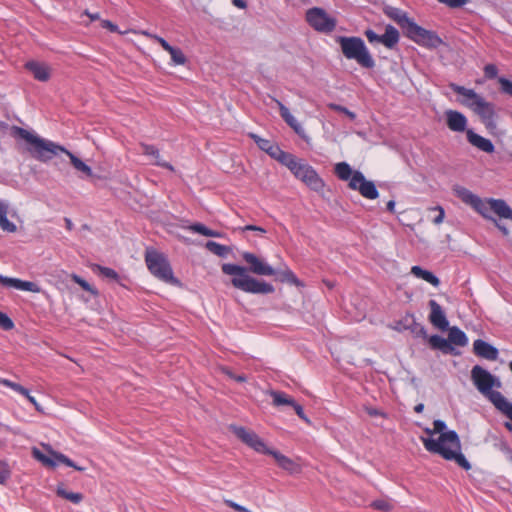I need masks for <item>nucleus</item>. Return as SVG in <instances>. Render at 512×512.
<instances>
[{"instance_id":"8fccbe9b","label":"nucleus","mask_w":512,"mask_h":512,"mask_svg":"<svg viewBox=\"0 0 512 512\" xmlns=\"http://www.w3.org/2000/svg\"><path fill=\"white\" fill-rule=\"evenodd\" d=\"M0 328L5 331H10L14 328L13 320L2 311H0Z\"/></svg>"},{"instance_id":"9b49d317","label":"nucleus","mask_w":512,"mask_h":512,"mask_svg":"<svg viewBox=\"0 0 512 512\" xmlns=\"http://www.w3.org/2000/svg\"><path fill=\"white\" fill-rule=\"evenodd\" d=\"M364 35L370 44L374 45L376 43H380L389 50H394L400 40V33L392 24H387L385 26V32L382 35L377 34L370 28L364 31Z\"/></svg>"},{"instance_id":"ddd939ff","label":"nucleus","mask_w":512,"mask_h":512,"mask_svg":"<svg viewBox=\"0 0 512 512\" xmlns=\"http://www.w3.org/2000/svg\"><path fill=\"white\" fill-rule=\"evenodd\" d=\"M351 190L358 191L364 198L375 200L379 197V191L375 183L367 180L361 171H356V174L351 182L348 183Z\"/></svg>"},{"instance_id":"4c0bfd02","label":"nucleus","mask_w":512,"mask_h":512,"mask_svg":"<svg viewBox=\"0 0 512 512\" xmlns=\"http://www.w3.org/2000/svg\"><path fill=\"white\" fill-rule=\"evenodd\" d=\"M56 494L74 504H79L84 498L82 493L67 491L63 486L57 487Z\"/></svg>"},{"instance_id":"f8f14e48","label":"nucleus","mask_w":512,"mask_h":512,"mask_svg":"<svg viewBox=\"0 0 512 512\" xmlns=\"http://www.w3.org/2000/svg\"><path fill=\"white\" fill-rule=\"evenodd\" d=\"M233 433L248 447L260 454L268 455L271 448H269L263 439H261L254 431L248 430L243 426L233 425Z\"/></svg>"},{"instance_id":"7c9ffc66","label":"nucleus","mask_w":512,"mask_h":512,"mask_svg":"<svg viewBox=\"0 0 512 512\" xmlns=\"http://www.w3.org/2000/svg\"><path fill=\"white\" fill-rule=\"evenodd\" d=\"M411 273L415 277L428 282L434 287H438L440 285V279L433 272L426 270L419 265L412 266Z\"/></svg>"},{"instance_id":"de8ad7c7","label":"nucleus","mask_w":512,"mask_h":512,"mask_svg":"<svg viewBox=\"0 0 512 512\" xmlns=\"http://www.w3.org/2000/svg\"><path fill=\"white\" fill-rule=\"evenodd\" d=\"M73 281L78 284L84 291L90 292L92 294H97V290L93 288L85 279L80 277L79 275L74 274L72 277Z\"/></svg>"},{"instance_id":"c03bdc74","label":"nucleus","mask_w":512,"mask_h":512,"mask_svg":"<svg viewBox=\"0 0 512 512\" xmlns=\"http://www.w3.org/2000/svg\"><path fill=\"white\" fill-rule=\"evenodd\" d=\"M494 447L498 451L502 452L508 460L512 461V448L507 440L503 438L497 439L494 443Z\"/></svg>"},{"instance_id":"412c9836","label":"nucleus","mask_w":512,"mask_h":512,"mask_svg":"<svg viewBox=\"0 0 512 512\" xmlns=\"http://www.w3.org/2000/svg\"><path fill=\"white\" fill-rule=\"evenodd\" d=\"M0 284L4 287H12L21 291H28L33 293L40 292V287L37 283L32 281H25L19 278H12L0 274Z\"/></svg>"},{"instance_id":"1a4fd4ad","label":"nucleus","mask_w":512,"mask_h":512,"mask_svg":"<svg viewBox=\"0 0 512 512\" xmlns=\"http://www.w3.org/2000/svg\"><path fill=\"white\" fill-rule=\"evenodd\" d=\"M307 23L317 32L331 33L336 27V19L323 8L313 7L306 12Z\"/></svg>"},{"instance_id":"dca6fc26","label":"nucleus","mask_w":512,"mask_h":512,"mask_svg":"<svg viewBox=\"0 0 512 512\" xmlns=\"http://www.w3.org/2000/svg\"><path fill=\"white\" fill-rule=\"evenodd\" d=\"M472 111L480 117L488 130L496 128L497 113L493 103L488 102L483 98L475 107H473Z\"/></svg>"},{"instance_id":"69168bd1","label":"nucleus","mask_w":512,"mask_h":512,"mask_svg":"<svg viewBox=\"0 0 512 512\" xmlns=\"http://www.w3.org/2000/svg\"><path fill=\"white\" fill-rule=\"evenodd\" d=\"M366 412L369 416H372V417H378V416L386 417V413L377 408L367 407Z\"/></svg>"},{"instance_id":"bf43d9fd","label":"nucleus","mask_w":512,"mask_h":512,"mask_svg":"<svg viewBox=\"0 0 512 512\" xmlns=\"http://www.w3.org/2000/svg\"><path fill=\"white\" fill-rule=\"evenodd\" d=\"M433 211H437L438 215L433 218V223L439 225L443 222L445 217V211L442 206H435L432 208Z\"/></svg>"},{"instance_id":"393cba45","label":"nucleus","mask_w":512,"mask_h":512,"mask_svg":"<svg viewBox=\"0 0 512 512\" xmlns=\"http://www.w3.org/2000/svg\"><path fill=\"white\" fill-rule=\"evenodd\" d=\"M268 455L272 456L275 459L277 465L281 469L288 472L289 474L292 475V474L300 473L301 466L298 463H296L293 459L285 456L278 450L271 449L270 452L268 453Z\"/></svg>"},{"instance_id":"e433bc0d","label":"nucleus","mask_w":512,"mask_h":512,"mask_svg":"<svg viewBox=\"0 0 512 512\" xmlns=\"http://www.w3.org/2000/svg\"><path fill=\"white\" fill-rule=\"evenodd\" d=\"M270 395L273 399L272 403L276 407L285 406V405L291 407V405L294 404L295 399L290 397L285 392L272 390L270 392Z\"/></svg>"},{"instance_id":"aec40b11","label":"nucleus","mask_w":512,"mask_h":512,"mask_svg":"<svg viewBox=\"0 0 512 512\" xmlns=\"http://www.w3.org/2000/svg\"><path fill=\"white\" fill-rule=\"evenodd\" d=\"M449 87L453 92L464 97L461 103L471 110L483 99L474 89L466 88L456 83H450Z\"/></svg>"},{"instance_id":"f03ea898","label":"nucleus","mask_w":512,"mask_h":512,"mask_svg":"<svg viewBox=\"0 0 512 512\" xmlns=\"http://www.w3.org/2000/svg\"><path fill=\"white\" fill-rule=\"evenodd\" d=\"M12 135L14 138L25 142V149L34 159L41 162H48L56 156L58 152H63L70 158L71 164L75 169L83 172L87 177L93 176L92 168L64 146L41 138L34 132L18 126L12 127Z\"/></svg>"},{"instance_id":"bb28decb","label":"nucleus","mask_w":512,"mask_h":512,"mask_svg":"<svg viewBox=\"0 0 512 512\" xmlns=\"http://www.w3.org/2000/svg\"><path fill=\"white\" fill-rule=\"evenodd\" d=\"M427 340L429 342L430 347L434 350H439L444 354H458L454 346L450 345L449 339H446L438 334L429 336Z\"/></svg>"},{"instance_id":"4468645a","label":"nucleus","mask_w":512,"mask_h":512,"mask_svg":"<svg viewBox=\"0 0 512 512\" xmlns=\"http://www.w3.org/2000/svg\"><path fill=\"white\" fill-rule=\"evenodd\" d=\"M431 447L435 450V454L440 455L447 461H455L456 464L462 469L468 471L471 469V464L459 448L454 447H441L439 444L431 443Z\"/></svg>"},{"instance_id":"9d476101","label":"nucleus","mask_w":512,"mask_h":512,"mask_svg":"<svg viewBox=\"0 0 512 512\" xmlns=\"http://www.w3.org/2000/svg\"><path fill=\"white\" fill-rule=\"evenodd\" d=\"M406 37L419 46L428 49H436L443 44V40L437 32L427 30L417 23L409 30Z\"/></svg>"},{"instance_id":"b1692460","label":"nucleus","mask_w":512,"mask_h":512,"mask_svg":"<svg viewBox=\"0 0 512 512\" xmlns=\"http://www.w3.org/2000/svg\"><path fill=\"white\" fill-rule=\"evenodd\" d=\"M25 69L32 73L35 80L47 82L51 78L50 67L36 60L27 61L24 65Z\"/></svg>"},{"instance_id":"6e6d98bb","label":"nucleus","mask_w":512,"mask_h":512,"mask_svg":"<svg viewBox=\"0 0 512 512\" xmlns=\"http://www.w3.org/2000/svg\"><path fill=\"white\" fill-rule=\"evenodd\" d=\"M484 75L488 79H494L498 75V68L495 64H486L484 66Z\"/></svg>"},{"instance_id":"39448f33","label":"nucleus","mask_w":512,"mask_h":512,"mask_svg":"<svg viewBox=\"0 0 512 512\" xmlns=\"http://www.w3.org/2000/svg\"><path fill=\"white\" fill-rule=\"evenodd\" d=\"M285 167L289 169L295 178L302 181L312 191L317 193L324 192V180L319 176L315 168L303 159H299L293 154Z\"/></svg>"},{"instance_id":"774afa93","label":"nucleus","mask_w":512,"mask_h":512,"mask_svg":"<svg viewBox=\"0 0 512 512\" xmlns=\"http://www.w3.org/2000/svg\"><path fill=\"white\" fill-rule=\"evenodd\" d=\"M8 214V204L0 200V218L5 217Z\"/></svg>"},{"instance_id":"20e7f679","label":"nucleus","mask_w":512,"mask_h":512,"mask_svg":"<svg viewBox=\"0 0 512 512\" xmlns=\"http://www.w3.org/2000/svg\"><path fill=\"white\" fill-rule=\"evenodd\" d=\"M471 380L477 390L496 406L503 398L501 392L493 388H500L501 381L480 365H475L471 370Z\"/></svg>"},{"instance_id":"7ed1b4c3","label":"nucleus","mask_w":512,"mask_h":512,"mask_svg":"<svg viewBox=\"0 0 512 512\" xmlns=\"http://www.w3.org/2000/svg\"><path fill=\"white\" fill-rule=\"evenodd\" d=\"M336 42L340 45L345 58L355 60L362 68L373 69L376 65L364 40L357 36H338Z\"/></svg>"},{"instance_id":"09e8293b","label":"nucleus","mask_w":512,"mask_h":512,"mask_svg":"<svg viewBox=\"0 0 512 512\" xmlns=\"http://www.w3.org/2000/svg\"><path fill=\"white\" fill-rule=\"evenodd\" d=\"M502 93L512 97V80L502 76L498 79Z\"/></svg>"},{"instance_id":"603ef678","label":"nucleus","mask_w":512,"mask_h":512,"mask_svg":"<svg viewBox=\"0 0 512 512\" xmlns=\"http://www.w3.org/2000/svg\"><path fill=\"white\" fill-rule=\"evenodd\" d=\"M0 227L3 231L13 233L17 230V226L15 223L9 221L7 216L0 218Z\"/></svg>"},{"instance_id":"c85d7f7f","label":"nucleus","mask_w":512,"mask_h":512,"mask_svg":"<svg viewBox=\"0 0 512 512\" xmlns=\"http://www.w3.org/2000/svg\"><path fill=\"white\" fill-rule=\"evenodd\" d=\"M141 148L144 155L152 156L155 159L154 164L156 166L174 171V167L171 163L161 159L159 149L155 145L141 143Z\"/></svg>"},{"instance_id":"cd10ccee","label":"nucleus","mask_w":512,"mask_h":512,"mask_svg":"<svg viewBox=\"0 0 512 512\" xmlns=\"http://www.w3.org/2000/svg\"><path fill=\"white\" fill-rule=\"evenodd\" d=\"M405 322L407 323L403 326V329L409 330L414 335V337L428 339L429 336L425 326L416 321L414 314L407 313L405 315Z\"/></svg>"},{"instance_id":"13d9d810","label":"nucleus","mask_w":512,"mask_h":512,"mask_svg":"<svg viewBox=\"0 0 512 512\" xmlns=\"http://www.w3.org/2000/svg\"><path fill=\"white\" fill-rule=\"evenodd\" d=\"M19 394L24 396L29 401V403H31L34 406V408L37 411H39V412L42 411L41 405L38 403L36 398L30 394V391L27 388H26V393H19Z\"/></svg>"},{"instance_id":"a211bd4d","label":"nucleus","mask_w":512,"mask_h":512,"mask_svg":"<svg viewBox=\"0 0 512 512\" xmlns=\"http://www.w3.org/2000/svg\"><path fill=\"white\" fill-rule=\"evenodd\" d=\"M428 305L431 310L429 314L431 324L442 331L448 330L449 321L441 305L433 299L428 302Z\"/></svg>"},{"instance_id":"f3484780","label":"nucleus","mask_w":512,"mask_h":512,"mask_svg":"<svg viewBox=\"0 0 512 512\" xmlns=\"http://www.w3.org/2000/svg\"><path fill=\"white\" fill-rule=\"evenodd\" d=\"M384 13L400 26L405 36L416 23L405 11L397 7L388 6L384 9Z\"/></svg>"},{"instance_id":"37998d69","label":"nucleus","mask_w":512,"mask_h":512,"mask_svg":"<svg viewBox=\"0 0 512 512\" xmlns=\"http://www.w3.org/2000/svg\"><path fill=\"white\" fill-rule=\"evenodd\" d=\"M248 136L250 139H252L254 141V143L257 145V147L261 151H264V152L268 151V148H270L271 144H273V142H274L269 139L263 138L256 133H252V132L249 133Z\"/></svg>"},{"instance_id":"49530a36","label":"nucleus","mask_w":512,"mask_h":512,"mask_svg":"<svg viewBox=\"0 0 512 512\" xmlns=\"http://www.w3.org/2000/svg\"><path fill=\"white\" fill-rule=\"evenodd\" d=\"M0 384L12 389L16 393H26V388L19 383L0 377Z\"/></svg>"},{"instance_id":"58836bf2","label":"nucleus","mask_w":512,"mask_h":512,"mask_svg":"<svg viewBox=\"0 0 512 512\" xmlns=\"http://www.w3.org/2000/svg\"><path fill=\"white\" fill-rule=\"evenodd\" d=\"M190 230L194 233H198L200 235L206 236V237H221V233L216 230H212L203 223H194L190 227Z\"/></svg>"},{"instance_id":"4d7b16f0","label":"nucleus","mask_w":512,"mask_h":512,"mask_svg":"<svg viewBox=\"0 0 512 512\" xmlns=\"http://www.w3.org/2000/svg\"><path fill=\"white\" fill-rule=\"evenodd\" d=\"M440 3L447 5L449 8H461L466 5L470 0H437Z\"/></svg>"},{"instance_id":"a18cd8bd","label":"nucleus","mask_w":512,"mask_h":512,"mask_svg":"<svg viewBox=\"0 0 512 512\" xmlns=\"http://www.w3.org/2000/svg\"><path fill=\"white\" fill-rule=\"evenodd\" d=\"M328 107H329V109H331L335 112H339V113L346 115L351 121H354L357 117L355 112L349 110L347 107L342 106L340 104L330 103L328 105Z\"/></svg>"},{"instance_id":"ea45409f","label":"nucleus","mask_w":512,"mask_h":512,"mask_svg":"<svg viewBox=\"0 0 512 512\" xmlns=\"http://www.w3.org/2000/svg\"><path fill=\"white\" fill-rule=\"evenodd\" d=\"M206 248L213 254L219 256V257H225L228 252L230 251V248L228 246L222 245L218 242L209 240L206 243Z\"/></svg>"},{"instance_id":"a878e982","label":"nucleus","mask_w":512,"mask_h":512,"mask_svg":"<svg viewBox=\"0 0 512 512\" xmlns=\"http://www.w3.org/2000/svg\"><path fill=\"white\" fill-rule=\"evenodd\" d=\"M466 136H467L468 142L472 146L478 148L479 150L489 153V154H491L495 151V146H494L493 142L490 139L477 134L476 132H474L473 129H468L466 131Z\"/></svg>"},{"instance_id":"423d86ee","label":"nucleus","mask_w":512,"mask_h":512,"mask_svg":"<svg viewBox=\"0 0 512 512\" xmlns=\"http://www.w3.org/2000/svg\"><path fill=\"white\" fill-rule=\"evenodd\" d=\"M145 262L150 273L157 279L172 285H180L179 279L174 274L167 257L155 250L154 248H146Z\"/></svg>"},{"instance_id":"473e14b6","label":"nucleus","mask_w":512,"mask_h":512,"mask_svg":"<svg viewBox=\"0 0 512 512\" xmlns=\"http://www.w3.org/2000/svg\"><path fill=\"white\" fill-rule=\"evenodd\" d=\"M357 170H353L349 163L339 162L334 167V173L342 181H349L354 178Z\"/></svg>"},{"instance_id":"0e129e2a","label":"nucleus","mask_w":512,"mask_h":512,"mask_svg":"<svg viewBox=\"0 0 512 512\" xmlns=\"http://www.w3.org/2000/svg\"><path fill=\"white\" fill-rule=\"evenodd\" d=\"M153 38L161 45V47L165 51H170V49L173 47L167 40H165L163 37H160L158 35H154Z\"/></svg>"},{"instance_id":"4be33fe9","label":"nucleus","mask_w":512,"mask_h":512,"mask_svg":"<svg viewBox=\"0 0 512 512\" xmlns=\"http://www.w3.org/2000/svg\"><path fill=\"white\" fill-rule=\"evenodd\" d=\"M447 127L453 132L467 131V117L457 110H447L445 112Z\"/></svg>"},{"instance_id":"c9c22d12","label":"nucleus","mask_w":512,"mask_h":512,"mask_svg":"<svg viewBox=\"0 0 512 512\" xmlns=\"http://www.w3.org/2000/svg\"><path fill=\"white\" fill-rule=\"evenodd\" d=\"M495 408L512 421V403L509 402L506 397L496 404ZM504 427L509 432H512V423L505 422Z\"/></svg>"},{"instance_id":"5fc2aeb1","label":"nucleus","mask_w":512,"mask_h":512,"mask_svg":"<svg viewBox=\"0 0 512 512\" xmlns=\"http://www.w3.org/2000/svg\"><path fill=\"white\" fill-rule=\"evenodd\" d=\"M371 506L377 510L388 512L392 509V506L389 502L383 499L374 500Z\"/></svg>"},{"instance_id":"5701e85b","label":"nucleus","mask_w":512,"mask_h":512,"mask_svg":"<svg viewBox=\"0 0 512 512\" xmlns=\"http://www.w3.org/2000/svg\"><path fill=\"white\" fill-rule=\"evenodd\" d=\"M473 352L478 357L494 361L499 356V350L483 339H476L473 343Z\"/></svg>"},{"instance_id":"2f4dec72","label":"nucleus","mask_w":512,"mask_h":512,"mask_svg":"<svg viewBox=\"0 0 512 512\" xmlns=\"http://www.w3.org/2000/svg\"><path fill=\"white\" fill-rule=\"evenodd\" d=\"M265 153H267L272 159L276 160L283 166L286 165V163L293 155L292 153L282 150L276 142H273L270 148H268V151H266Z\"/></svg>"},{"instance_id":"3c124183","label":"nucleus","mask_w":512,"mask_h":512,"mask_svg":"<svg viewBox=\"0 0 512 512\" xmlns=\"http://www.w3.org/2000/svg\"><path fill=\"white\" fill-rule=\"evenodd\" d=\"M222 371L223 373L229 377L230 379L236 381V382H239V383H244L247 381V376L245 374H235L230 368L228 367H224L222 368Z\"/></svg>"},{"instance_id":"e2e57ef3","label":"nucleus","mask_w":512,"mask_h":512,"mask_svg":"<svg viewBox=\"0 0 512 512\" xmlns=\"http://www.w3.org/2000/svg\"><path fill=\"white\" fill-rule=\"evenodd\" d=\"M10 477V471L6 465L0 463V484H4Z\"/></svg>"},{"instance_id":"052dcab7","label":"nucleus","mask_w":512,"mask_h":512,"mask_svg":"<svg viewBox=\"0 0 512 512\" xmlns=\"http://www.w3.org/2000/svg\"><path fill=\"white\" fill-rule=\"evenodd\" d=\"M241 231L245 232V231H255V232H258L259 235H264L267 231L266 229H264L263 227L261 226H257V225H253V224H248L244 227H241L240 228Z\"/></svg>"},{"instance_id":"f704fd0d","label":"nucleus","mask_w":512,"mask_h":512,"mask_svg":"<svg viewBox=\"0 0 512 512\" xmlns=\"http://www.w3.org/2000/svg\"><path fill=\"white\" fill-rule=\"evenodd\" d=\"M491 210L501 218H506L510 206L503 199L490 198L488 200Z\"/></svg>"},{"instance_id":"6ab92c4d","label":"nucleus","mask_w":512,"mask_h":512,"mask_svg":"<svg viewBox=\"0 0 512 512\" xmlns=\"http://www.w3.org/2000/svg\"><path fill=\"white\" fill-rule=\"evenodd\" d=\"M279 106V112L286 124L293 129V131L305 142L310 141L309 135L306 133L302 125L297 119L291 114L290 110L280 101L276 100Z\"/></svg>"},{"instance_id":"79ce46f5","label":"nucleus","mask_w":512,"mask_h":512,"mask_svg":"<svg viewBox=\"0 0 512 512\" xmlns=\"http://www.w3.org/2000/svg\"><path fill=\"white\" fill-rule=\"evenodd\" d=\"M168 53L171 56L173 65H184L187 62V58L183 51L179 47L173 46Z\"/></svg>"},{"instance_id":"680f3d73","label":"nucleus","mask_w":512,"mask_h":512,"mask_svg":"<svg viewBox=\"0 0 512 512\" xmlns=\"http://www.w3.org/2000/svg\"><path fill=\"white\" fill-rule=\"evenodd\" d=\"M101 26L102 28L108 29L112 33L119 32L118 26L110 20H102Z\"/></svg>"},{"instance_id":"0eeeda50","label":"nucleus","mask_w":512,"mask_h":512,"mask_svg":"<svg viewBox=\"0 0 512 512\" xmlns=\"http://www.w3.org/2000/svg\"><path fill=\"white\" fill-rule=\"evenodd\" d=\"M433 429L435 433L440 434L438 439H434L432 437L421 438L423 445L428 452L435 454V450L431 447V443L439 444L441 447H446L447 444H450V446L454 448L460 447V437L458 433L455 430L446 431L447 425L445 421L441 419L434 420Z\"/></svg>"},{"instance_id":"c756f323","label":"nucleus","mask_w":512,"mask_h":512,"mask_svg":"<svg viewBox=\"0 0 512 512\" xmlns=\"http://www.w3.org/2000/svg\"><path fill=\"white\" fill-rule=\"evenodd\" d=\"M274 272L271 276L275 277L276 281L281 283H289L295 286H303V283L299 280L296 274L288 267L284 269L274 268Z\"/></svg>"},{"instance_id":"338daca9","label":"nucleus","mask_w":512,"mask_h":512,"mask_svg":"<svg viewBox=\"0 0 512 512\" xmlns=\"http://www.w3.org/2000/svg\"><path fill=\"white\" fill-rule=\"evenodd\" d=\"M229 506L232 507L233 509H235L237 512H251L246 507H244V506H242V505H240L238 503H235L233 501L229 502Z\"/></svg>"},{"instance_id":"f257e3e1","label":"nucleus","mask_w":512,"mask_h":512,"mask_svg":"<svg viewBox=\"0 0 512 512\" xmlns=\"http://www.w3.org/2000/svg\"><path fill=\"white\" fill-rule=\"evenodd\" d=\"M242 258L248 264V267L233 263H225L222 265V272L226 275L233 276L231 278L233 287L250 294H273L275 287L271 283L257 279L251 276L250 273L259 276H271L275 273L274 268L252 252H243Z\"/></svg>"},{"instance_id":"864d4df0","label":"nucleus","mask_w":512,"mask_h":512,"mask_svg":"<svg viewBox=\"0 0 512 512\" xmlns=\"http://www.w3.org/2000/svg\"><path fill=\"white\" fill-rule=\"evenodd\" d=\"M291 407L294 409L295 413L297 414V416L303 420L304 422L310 424L311 421L310 419L308 418V416L306 415L305 411H304V408L301 404H299L298 402H296L294 400V404L291 405Z\"/></svg>"},{"instance_id":"a19ab883","label":"nucleus","mask_w":512,"mask_h":512,"mask_svg":"<svg viewBox=\"0 0 512 512\" xmlns=\"http://www.w3.org/2000/svg\"><path fill=\"white\" fill-rule=\"evenodd\" d=\"M96 270L99 272L100 275H102L103 277L105 278H108L110 280H113L117 283H119L120 285H123L121 283V277L120 275L118 274V272L116 270H114L113 268H110V267H106V266H101V265H96Z\"/></svg>"},{"instance_id":"6e6552de","label":"nucleus","mask_w":512,"mask_h":512,"mask_svg":"<svg viewBox=\"0 0 512 512\" xmlns=\"http://www.w3.org/2000/svg\"><path fill=\"white\" fill-rule=\"evenodd\" d=\"M455 192L457 197L461 199L463 203L470 205L476 212L481 214L483 217L492 220L496 227L502 232L504 236H507L509 234V230L505 225L500 224L497 219L486 214L485 203L478 195L474 194L465 187H458L455 189Z\"/></svg>"},{"instance_id":"2eb2a0df","label":"nucleus","mask_w":512,"mask_h":512,"mask_svg":"<svg viewBox=\"0 0 512 512\" xmlns=\"http://www.w3.org/2000/svg\"><path fill=\"white\" fill-rule=\"evenodd\" d=\"M34 456L37 460L49 467H56L58 464H64L68 467H72L77 471H83L84 468L78 466L72 459L61 452L51 451V457L46 456L38 449H34Z\"/></svg>"},{"instance_id":"72a5a7b5","label":"nucleus","mask_w":512,"mask_h":512,"mask_svg":"<svg viewBox=\"0 0 512 512\" xmlns=\"http://www.w3.org/2000/svg\"><path fill=\"white\" fill-rule=\"evenodd\" d=\"M448 339L450 345L466 346L468 344V337L466 333L457 326L449 328Z\"/></svg>"}]
</instances>
